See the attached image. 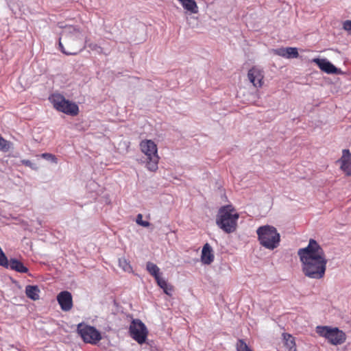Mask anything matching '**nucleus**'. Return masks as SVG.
Wrapping results in <instances>:
<instances>
[{
    "mask_svg": "<svg viewBox=\"0 0 351 351\" xmlns=\"http://www.w3.org/2000/svg\"><path fill=\"white\" fill-rule=\"evenodd\" d=\"M77 332L84 342L96 344L101 339V333L93 326L79 324L77 325Z\"/></svg>",
    "mask_w": 351,
    "mask_h": 351,
    "instance_id": "obj_8",
    "label": "nucleus"
},
{
    "mask_svg": "<svg viewBox=\"0 0 351 351\" xmlns=\"http://www.w3.org/2000/svg\"><path fill=\"white\" fill-rule=\"evenodd\" d=\"M340 169L346 176H351V154L348 149H343L341 157L337 161Z\"/></svg>",
    "mask_w": 351,
    "mask_h": 351,
    "instance_id": "obj_11",
    "label": "nucleus"
},
{
    "mask_svg": "<svg viewBox=\"0 0 351 351\" xmlns=\"http://www.w3.org/2000/svg\"><path fill=\"white\" fill-rule=\"evenodd\" d=\"M213 260V249L208 243H206L202 250L201 261L205 265H210Z\"/></svg>",
    "mask_w": 351,
    "mask_h": 351,
    "instance_id": "obj_16",
    "label": "nucleus"
},
{
    "mask_svg": "<svg viewBox=\"0 0 351 351\" xmlns=\"http://www.w3.org/2000/svg\"><path fill=\"white\" fill-rule=\"evenodd\" d=\"M247 78L256 88H261L263 85L264 74L262 70L253 67L248 71Z\"/></svg>",
    "mask_w": 351,
    "mask_h": 351,
    "instance_id": "obj_10",
    "label": "nucleus"
},
{
    "mask_svg": "<svg viewBox=\"0 0 351 351\" xmlns=\"http://www.w3.org/2000/svg\"><path fill=\"white\" fill-rule=\"evenodd\" d=\"M25 293L29 298L37 300L39 299L40 289L38 286L27 285L25 287Z\"/></svg>",
    "mask_w": 351,
    "mask_h": 351,
    "instance_id": "obj_18",
    "label": "nucleus"
},
{
    "mask_svg": "<svg viewBox=\"0 0 351 351\" xmlns=\"http://www.w3.org/2000/svg\"><path fill=\"white\" fill-rule=\"evenodd\" d=\"M136 222L143 227H148L150 225L149 221L143 220V215L141 214L137 215Z\"/></svg>",
    "mask_w": 351,
    "mask_h": 351,
    "instance_id": "obj_24",
    "label": "nucleus"
},
{
    "mask_svg": "<svg viewBox=\"0 0 351 351\" xmlns=\"http://www.w3.org/2000/svg\"><path fill=\"white\" fill-rule=\"evenodd\" d=\"M129 332L132 339L140 344L145 341L148 333L147 327L138 319H132L130 325Z\"/></svg>",
    "mask_w": 351,
    "mask_h": 351,
    "instance_id": "obj_9",
    "label": "nucleus"
},
{
    "mask_svg": "<svg viewBox=\"0 0 351 351\" xmlns=\"http://www.w3.org/2000/svg\"><path fill=\"white\" fill-rule=\"evenodd\" d=\"M139 148L145 156V167L147 170L156 172L160 160L157 144L151 139H143L139 143Z\"/></svg>",
    "mask_w": 351,
    "mask_h": 351,
    "instance_id": "obj_4",
    "label": "nucleus"
},
{
    "mask_svg": "<svg viewBox=\"0 0 351 351\" xmlns=\"http://www.w3.org/2000/svg\"><path fill=\"white\" fill-rule=\"evenodd\" d=\"M146 269L150 275L154 277L156 280L161 278L160 268L156 264L152 262H147L146 264Z\"/></svg>",
    "mask_w": 351,
    "mask_h": 351,
    "instance_id": "obj_19",
    "label": "nucleus"
},
{
    "mask_svg": "<svg viewBox=\"0 0 351 351\" xmlns=\"http://www.w3.org/2000/svg\"><path fill=\"white\" fill-rule=\"evenodd\" d=\"M272 53L275 55L285 58H293L298 56V49L295 47H282L278 49H272Z\"/></svg>",
    "mask_w": 351,
    "mask_h": 351,
    "instance_id": "obj_15",
    "label": "nucleus"
},
{
    "mask_svg": "<svg viewBox=\"0 0 351 351\" xmlns=\"http://www.w3.org/2000/svg\"><path fill=\"white\" fill-rule=\"evenodd\" d=\"M237 351H252L243 340H239L237 343Z\"/></svg>",
    "mask_w": 351,
    "mask_h": 351,
    "instance_id": "obj_23",
    "label": "nucleus"
},
{
    "mask_svg": "<svg viewBox=\"0 0 351 351\" xmlns=\"http://www.w3.org/2000/svg\"><path fill=\"white\" fill-rule=\"evenodd\" d=\"M41 157L46 160H51L52 162L57 163L56 158L55 157V156H53L51 154L44 153V154H41Z\"/></svg>",
    "mask_w": 351,
    "mask_h": 351,
    "instance_id": "obj_25",
    "label": "nucleus"
},
{
    "mask_svg": "<svg viewBox=\"0 0 351 351\" xmlns=\"http://www.w3.org/2000/svg\"><path fill=\"white\" fill-rule=\"evenodd\" d=\"M88 47L91 50L96 51L98 53L101 51V48L96 44H90Z\"/></svg>",
    "mask_w": 351,
    "mask_h": 351,
    "instance_id": "obj_28",
    "label": "nucleus"
},
{
    "mask_svg": "<svg viewBox=\"0 0 351 351\" xmlns=\"http://www.w3.org/2000/svg\"><path fill=\"white\" fill-rule=\"evenodd\" d=\"M285 346L288 351H297L294 338L289 334H283Z\"/></svg>",
    "mask_w": 351,
    "mask_h": 351,
    "instance_id": "obj_20",
    "label": "nucleus"
},
{
    "mask_svg": "<svg viewBox=\"0 0 351 351\" xmlns=\"http://www.w3.org/2000/svg\"><path fill=\"white\" fill-rule=\"evenodd\" d=\"M239 214L232 205L222 206L216 217L218 227L226 233L230 234L236 231Z\"/></svg>",
    "mask_w": 351,
    "mask_h": 351,
    "instance_id": "obj_3",
    "label": "nucleus"
},
{
    "mask_svg": "<svg viewBox=\"0 0 351 351\" xmlns=\"http://www.w3.org/2000/svg\"><path fill=\"white\" fill-rule=\"evenodd\" d=\"M8 267L20 273H27L28 271V269L21 261L15 258L10 259Z\"/></svg>",
    "mask_w": 351,
    "mask_h": 351,
    "instance_id": "obj_17",
    "label": "nucleus"
},
{
    "mask_svg": "<svg viewBox=\"0 0 351 351\" xmlns=\"http://www.w3.org/2000/svg\"><path fill=\"white\" fill-rule=\"evenodd\" d=\"M86 36L82 31L73 25H65L60 34L59 46L62 53L76 55L85 47Z\"/></svg>",
    "mask_w": 351,
    "mask_h": 351,
    "instance_id": "obj_2",
    "label": "nucleus"
},
{
    "mask_svg": "<svg viewBox=\"0 0 351 351\" xmlns=\"http://www.w3.org/2000/svg\"><path fill=\"white\" fill-rule=\"evenodd\" d=\"M343 29L348 32L349 34L351 35V21H346L343 23Z\"/></svg>",
    "mask_w": 351,
    "mask_h": 351,
    "instance_id": "obj_26",
    "label": "nucleus"
},
{
    "mask_svg": "<svg viewBox=\"0 0 351 351\" xmlns=\"http://www.w3.org/2000/svg\"><path fill=\"white\" fill-rule=\"evenodd\" d=\"M315 331L320 337L325 338L328 343L333 346L341 345L346 341V333L337 327L317 326Z\"/></svg>",
    "mask_w": 351,
    "mask_h": 351,
    "instance_id": "obj_6",
    "label": "nucleus"
},
{
    "mask_svg": "<svg viewBox=\"0 0 351 351\" xmlns=\"http://www.w3.org/2000/svg\"><path fill=\"white\" fill-rule=\"evenodd\" d=\"M119 265L125 271L130 272L132 269L129 262L125 258H121L119 259Z\"/></svg>",
    "mask_w": 351,
    "mask_h": 351,
    "instance_id": "obj_22",
    "label": "nucleus"
},
{
    "mask_svg": "<svg viewBox=\"0 0 351 351\" xmlns=\"http://www.w3.org/2000/svg\"><path fill=\"white\" fill-rule=\"evenodd\" d=\"M22 164L25 165V166L29 167L30 168L33 169H36L34 165L29 160H21Z\"/></svg>",
    "mask_w": 351,
    "mask_h": 351,
    "instance_id": "obj_27",
    "label": "nucleus"
},
{
    "mask_svg": "<svg viewBox=\"0 0 351 351\" xmlns=\"http://www.w3.org/2000/svg\"><path fill=\"white\" fill-rule=\"evenodd\" d=\"M298 255L305 276L320 280L325 276L328 260L321 245L314 239H310L306 247L300 248Z\"/></svg>",
    "mask_w": 351,
    "mask_h": 351,
    "instance_id": "obj_1",
    "label": "nucleus"
},
{
    "mask_svg": "<svg viewBox=\"0 0 351 351\" xmlns=\"http://www.w3.org/2000/svg\"><path fill=\"white\" fill-rule=\"evenodd\" d=\"M49 99L53 107L60 112L72 116L77 115L79 112L78 106L74 102L66 100L60 94H53Z\"/></svg>",
    "mask_w": 351,
    "mask_h": 351,
    "instance_id": "obj_7",
    "label": "nucleus"
},
{
    "mask_svg": "<svg viewBox=\"0 0 351 351\" xmlns=\"http://www.w3.org/2000/svg\"><path fill=\"white\" fill-rule=\"evenodd\" d=\"M157 282V284L158 285L163 289L164 292L167 294V295H171V293L172 291V287L171 286H169L167 281L162 278H160L159 279H158L156 280Z\"/></svg>",
    "mask_w": 351,
    "mask_h": 351,
    "instance_id": "obj_21",
    "label": "nucleus"
},
{
    "mask_svg": "<svg viewBox=\"0 0 351 351\" xmlns=\"http://www.w3.org/2000/svg\"><path fill=\"white\" fill-rule=\"evenodd\" d=\"M186 21L189 24H190L189 23V18L188 16L186 17Z\"/></svg>",
    "mask_w": 351,
    "mask_h": 351,
    "instance_id": "obj_29",
    "label": "nucleus"
},
{
    "mask_svg": "<svg viewBox=\"0 0 351 351\" xmlns=\"http://www.w3.org/2000/svg\"><path fill=\"white\" fill-rule=\"evenodd\" d=\"M181 5L186 15L199 13V6L195 0H176Z\"/></svg>",
    "mask_w": 351,
    "mask_h": 351,
    "instance_id": "obj_13",
    "label": "nucleus"
},
{
    "mask_svg": "<svg viewBox=\"0 0 351 351\" xmlns=\"http://www.w3.org/2000/svg\"><path fill=\"white\" fill-rule=\"evenodd\" d=\"M57 300L64 311H68L73 306L72 295L69 291L60 292L57 296Z\"/></svg>",
    "mask_w": 351,
    "mask_h": 351,
    "instance_id": "obj_12",
    "label": "nucleus"
},
{
    "mask_svg": "<svg viewBox=\"0 0 351 351\" xmlns=\"http://www.w3.org/2000/svg\"><path fill=\"white\" fill-rule=\"evenodd\" d=\"M312 62H315L322 71L326 73H337V69L326 59L314 58Z\"/></svg>",
    "mask_w": 351,
    "mask_h": 351,
    "instance_id": "obj_14",
    "label": "nucleus"
},
{
    "mask_svg": "<svg viewBox=\"0 0 351 351\" xmlns=\"http://www.w3.org/2000/svg\"><path fill=\"white\" fill-rule=\"evenodd\" d=\"M258 241L265 248L273 250L277 248L280 242V235L277 229L270 225L260 226L256 230Z\"/></svg>",
    "mask_w": 351,
    "mask_h": 351,
    "instance_id": "obj_5",
    "label": "nucleus"
}]
</instances>
